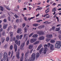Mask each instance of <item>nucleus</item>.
<instances>
[{
    "label": "nucleus",
    "mask_w": 61,
    "mask_h": 61,
    "mask_svg": "<svg viewBox=\"0 0 61 61\" xmlns=\"http://www.w3.org/2000/svg\"><path fill=\"white\" fill-rule=\"evenodd\" d=\"M46 41L47 42H48V41H50V39H47L46 40Z\"/></svg>",
    "instance_id": "54"
},
{
    "label": "nucleus",
    "mask_w": 61,
    "mask_h": 61,
    "mask_svg": "<svg viewBox=\"0 0 61 61\" xmlns=\"http://www.w3.org/2000/svg\"><path fill=\"white\" fill-rule=\"evenodd\" d=\"M23 36L22 35H21L20 36L19 35H18L16 36V38L18 39V40H19V39H21L23 37Z\"/></svg>",
    "instance_id": "4"
},
{
    "label": "nucleus",
    "mask_w": 61,
    "mask_h": 61,
    "mask_svg": "<svg viewBox=\"0 0 61 61\" xmlns=\"http://www.w3.org/2000/svg\"><path fill=\"white\" fill-rule=\"evenodd\" d=\"M33 35V33H32L30 34L29 35V37H31L32 36V35Z\"/></svg>",
    "instance_id": "40"
},
{
    "label": "nucleus",
    "mask_w": 61,
    "mask_h": 61,
    "mask_svg": "<svg viewBox=\"0 0 61 61\" xmlns=\"http://www.w3.org/2000/svg\"><path fill=\"white\" fill-rule=\"evenodd\" d=\"M57 36V35L56 34H54V37H56V36Z\"/></svg>",
    "instance_id": "61"
},
{
    "label": "nucleus",
    "mask_w": 61,
    "mask_h": 61,
    "mask_svg": "<svg viewBox=\"0 0 61 61\" xmlns=\"http://www.w3.org/2000/svg\"><path fill=\"white\" fill-rule=\"evenodd\" d=\"M5 16L4 15H3V16L1 17V18H5Z\"/></svg>",
    "instance_id": "49"
},
{
    "label": "nucleus",
    "mask_w": 61,
    "mask_h": 61,
    "mask_svg": "<svg viewBox=\"0 0 61 61\" xmlns=\"http://www.w3.org/2000/svg\"><path fill=\"white\" fill-rule=\"evenodd\" d=\"M58 31L59 33L60 34H61V31Z\"/></svg>",
    "instance_id": "56"
},
{
    "label": "nucleus",
    "mask_w": 61,
    "mask_h": 61,
    "mask_svg": "<svg viewBox=\"0 0 61 61\" xmlns=\"http://www.w3.org/2000/svg\"><path fill=\"white\" fill-rule=\"evenodd\" d=\"M13 26L15 29H16V25H14Z\"/></svg>",
    "instance_id": "48"
},
{
    "label": "nucleus",
    "mask_w": 61,
    "mask_h": 61,
    "mask_svg": "<svg viewBox=\"0 0 61 61\" xmlns=\"http://www.w3.org/2000/svg\"><path fill=\"white\" fill-rule=\"evenodd\" d=\"M15 42V44H16L17 45H18L19 46H20V44H21L20 41H18V40H16Z\"/></svg>",
    "instance_id": "6"
},
{
    "label": "nucleus",
    "mask_w": 61,
    "mask_h": 61,
    "mask_svg": "<svg viewBox=\"0 0 61 61\" xmlns=\"http://www.w3.org/2000/svg\"><path fill=\"white\" fill-rule=\"evenodd\" d=\"M33 25V26H35V27H36L37 26H38V24H34Z\"/></svg>",
    "instance_id": "27"
},
{
    "label": "nucleus",
    "mask_w": 61,
    "mask_h": 61,
    "mask_svg": "<svg viewBox=\"0 0 61 61\" xmlns=\"http://www.w3.org/2000/svg\"><path fill=\"white\" fill-rule=\"evenodd\" d=\"M19 55H20V53H19V52H18L17 54L16 55V57H17L18 59H19V58H20Z\"/></svg>",
    "instance_id": "16"
},
{
    "label": "nucleus",
    "mask_w": 61,
    "mask_h": 61,
    "mask_svg": "<svg viewBox=\"0 0 61 61\" xmlns=\"http://www.w3.org/2000/svg\"><path fill=\"white\" fill-rule=\"evenodd\" d=\"M52 5H56V3H53V4H52Z\"/></svg>",
    "instance_id": "59"
},
{
    "label": "nucleus",
    "mask_w": 61,
    "mask_h": 61,
    "mask_svg": "<svg viewBox=\"0 0 61 61\" xmlns=\"http://www.w3.org/2000/svg\"><path fill=\"white\" fill-rule=\"evenodd\" d=\"M38 8H39V10L42 9V7H40Z\"/></svg>",
    "instance_id": "53"
},
{
    "label": "nucleus",
    "mask_w": 61,
    "mask_h": 61,
    "mask_svg": "<svg viewBox=\"0 0 61 61\" xmlns=\"http://www.w3.org/2000/svg\"><path fill=\"white\" fill-rule=\"evenodd\" d=\"M37 34H39V35H41L44 34V32L41 31H36Z\"/></svg>",
    "instance_id": "5"
},
{
    "label": "nucleus",
    "mask_w": 61,
    "mask_h": 61,
    "mask_svg": "<svg viewBox=\"0 0 61 61\" xmlns=\"http://www.w3.org/2000/svg\"><path fill=\"white\" fill-rule=\"evenodd\" d=\"M40 46H38V47L37 50H39V49H40Z\"/></svg>",
    "instance_id": "50"
},
{
    "label": "nucleus",
    "mask_w": 61,
    "mask_h": 61,
    "mask_svg": "<svg viewBox=\"0 0 61 61\" xmlns=\"http://www.w3.org/2000/svg\"><path fill=\"white\" fill-rule=\"evenodd\" d=\"M13 45L10 46V50H12L13 49Z\"/></svg>",
    "instance_id": "32"
},
{
    "label": "nucleus",
    "mask_w": 61,
    "mask_h": 61,
    "mask_svg": "<svg viewBox=\"0 0 61 61\" xmlns=\"http://www.w3.org/2000/svg\"><path fill=\"white\" fill-rule=\"evenodd\" d=\"M29 53V51H28L25 54V58H27V56H28V53Z\"/></svg>",
    "instance_id": "12"
},
{
    "label": "nucleus",
    "mask_w": 61,
    "mask_h": 61,
    "mask_svg": "<svg viewBox=\"0 0 61 61\" xmlns=\"http://www.w3.org/2000/svg\"><path fill=\"white\" fill-rule=\"evenodd\" d=\"M60 28H56V31H59L60 30Z\"/></svg>",
    "instance_id": "38"
},
{
    "label": "nucleus",
    "mask_w": 61,
    "mask_h": 61,
    "mask_svg": "<svg viewBox=\"0 0 61 61\" xmlns=\"http://www.w3.org/2000/svg\"><path fill=\"white\" fill-rule=\"evenodd\" d=\"M47 48L45 49L44 50V52H47Z\"/></svg>",
    "instance_id": "42"
},
{
    "label": "nucleus",
    "mask_w": 61,
    "mask_h": 61,
    "mask_svg": "<svg viewBox=\"0 0 61 61\" xmlns=\"http://www.w3.org/2000/svg\"><path fill=\"white\" fill-rule=\"evenodd\" d=\"M61 46V41H57L55 44V48L59 49L60 48Z\"/></svg>",
    "instance_id": "1"
},
{
    "label": "nucleus",
    "mask_w": 61,
    "mask_h": 61,
    "mask_svg": "<svg viewBox=\"0 0 61 61\" xmlns=\"http://www.w3.org/2000/svg\"><path fill=\"white\" fill-rule=\"evenodd\" d=\"M26 25L25 24V23H23L22 24V26H23V28H24V27H25V25Z\"/></svg>",
    "instance_id": "30"
},
{
    "label": "nucleus",
    "mask_w": 61,
    "mask_h": 61,
    "mask_svg": "<svg viewBox=\"0 0 61 61\" xmlns=\"http://www.w3.org/2000/svg\"><path fill=\"white\" fill-rule=\"evenodd\" d=\"M14 48L15 50V52H16L17 51V45L15 44L14 45Z\"/></svg>",
    "instance_id": "9"
},
{
    "label": "nucleus",
    "mask_w": 61,
    "mask_h": 61,
    "mask_svg": "<svg viewBox=\"0 0 61 61\" xmlns=\"http://www.w3.org/2000/svg\"><path fill=\"white\" fill-rule=\"evenodd\" d=\"M36 58V54L33 53L31 56V57L29 60L28 61H35Z\"/></svg>",
    "instance_id": "2"
},
{
    "label": "nucleus",
    "mask_w": 61,
    "mask_h": 61,
    "mask_svg": "<svg viewBox=\"0 0 61 61\" xmlns=\"http://www.w3.org/2000/svg\"><path fill=\"white\" fill-rule=\"evenodd\" d=\"M8 20L10 22L11 21V18H10V17L9 16L8 17Z\"/></svg>",
    "instance_id": "34"
},
{
    "label": "nucleus",
    "mask_w": 61,
    "mask_h": 61,
    "mask_svg": "<svg viewBox=\"0 0 61 61\" xmlns=\"http://www.w3.org/2000/svg\"><path fill=\"white\" fill-rule=\"evenodd\" d=\"M35 17V16H33V17H32L30 18H29L28 19V20H29V21H30V20H31V19H32L34 18Z\"/></svg>",
    "instance_id": "25"
},
{
    "label": "nucleus",
    "mask_w": 61,
    "mask_h": 61,
    "mask_svg": "<svg viewBox=\"0 0 61 61\" xmlns=\"http://www.w3.org/2000/svg\"><path fill=\"white\" fill-rule=\"evenodd\" d=\"M24 53H21V55L22 56L20 58V61H23V58H24Z\"/></svg>",
    "instance_id": "10"
},
{
    "label": "nucleus",
    "mask_w": 61,
    "mask_h": 61,
    "mask_svg": "<svg viewBox=\"0 0 61 61\" xmlns=\"http://www.w3.org/2000/svg\"><path fill=\"white\" fill-rule=\"evenodd\" d=\"M36 39L32 38L30 40V42L32 43H34L35 42H36Z\"/></svg>",
    "instance_id": "7"
},
{
    "label": "nucleus",
    "mask_w": 61,
    "mask_h": 61,
    "mask_svg": "<svg viewBox=\"0 0 61 61\" xmlns=\"http://www.w3.org/2000/svg\"><path fill=\"white\" fill-rule=\"evenodd\" d=\"M13 10L15 12H17L18 11V10H16L15 9H14Z\"/></svg>",
    "instance_id": "52"
},
{
    "label": "nucleus",
    "mask_w": 61,
    "mask_h": 61,
    "mask_svg": "<svg viewBox=\"0 0 61 61\" xmlns=\"http://www.w3.org/2000/svg\"><path fill=\"white\" fill-rule=\"evenodd\" d=\"M7 24L4 25L3 26V28L4 29H5L7 28Z\"/></svg>",
    "instance_id": "19"
},
{
    "label": "nucleus",
    "mask_w": 61,
    "mask_h": 61,
    "mask_svg": "<svg viewBox=\"0 0 61 61\" xmlns=\"http://www.w3.org/2000/svg\"><path fill=\"white\" fill-rule=\"evenodd\" d=\"M44 39H45V37L43 36L40 37L38 38L39 40H44Z\"/></svg>",
    "instance_id": "11"
},
{
    "label": "nucleus",
    "mask_w": 61,
    "mask_h": 61,
    "mask_svg": "<svg viewBox=\"0 0 61 61\" xmlns=\"http://www.w3.org/2000/svg\"><path fill=\"white\" fill-rule=\"evenodd\" d=\"M24 30L25 31H26L27 30V28L25 27L24 28Z\"/></svg>",
    "instance_id": "45"
},
{
    "label": "nucleus",
    "mask_w": 61,
    "mask_h": 61,
    "mask_svg": "<svg viewBox=\"0 0 61 61\" xmlns=\"http://www.w3.org/2000/svg\"><path fill=\"white\" fill-rule=\"evenodd\" d=\"M14 16H15V18H18V17H19V16L17 15L16 14H15L14 15Z\"/></svg>",
    "instance_id": "31"
},
{
    "label": "nucleus",
    "mask_w": 61,
    "mask_h": 61,
    "mask_svg": "<svg viewBox=\"0 0 61 61\" xmlns=\"http://www.w3.org/2000/svg\"><path fill=\"white\" fill-rule=\"evenodd\" d=\"M50 42L51 43H55V41L54 40H51V41Z\"/></svg>",
    "instance_id": "29"
},
{
    "label": "nucleus",
    "mask_w": 61,
    "mask_h": 61,
    "mask_svg": "<svg viewBox=\"0 0 61 61\" xmlns=\"http://www.w3.org/2000/svg\"><path fill=\"white\" fill-rule=\"evenodd\" d=\"M12 28V26H9L8 28V30H9V29H11Z\"/></svg>",
    "instance_id": "44"
},
{
    "label": "nucleus",
    "mask_w": 61,
    "mask_h": 61,
    "mask_svg": "<svg viewBox=\"0 0 61 61\" xmlns=\"http://www.w3.org/2000/svg\"><path fill=\"white\" fill-rule=\"evenodd\" d=\"M6 41L7 42H8V37H7L6 38Z\"/></svg>",
    "instance_id": "63"
},
{
    "label": "nucleus",
    "mask_w": 61,
    "mask_h": 61,
    "mask_svg": "<svg viewBox=\"0 0 61 61\" xmlns=\"http://www.w3.org/2000/svg\"><path fill=\"white\" fill-rule=\"evenodd\" d=\"M10 34L11 37H12V36H13V32L10 31Z\"/></svg>",
    "instance_id": "26"
},
{
    "label": "nucleus",
    "mask_w": 61,
    "mask_h": 61,
    "mask_svg": "<svg viewBox=\"0 0 61 61\" xmlns=\"http://www.w3.org/2000/svg\"><path fill=\"white\" fill-rule=\"evenodd\" d=\"M48 46L47 44H45L44 46V47H47Z\"/></svg>",
    "instance_id": "58"
},
{
    "label": "nucleus",
    "mask_w": 61,
    "mask_h": 61,
    "mask_svg": "<svg viewBox=\"0 0 61 61\" xmlns=\"http://www.w3.org/2000/svg\"><path fill=\"white\" fill-rule=\"evenodd\" d=\"M25 43L24 42L20 46L21 48H23V47L25 46Z\"/></svg>",
    "instance_id": "17"
},
{
    "label": "nucleus",
    "mask_w": 61,
    "mask_h": 61,
    "mask_svg": "<svg viewBox=\"0 0 61 61\" xmlns=\"http://www.w3.org/2000/svg\"><path fill=\"white\" fill-rule=\"evenodd\" d=\"M55 27L54 26H52V28L50 29V31H51L52 30H55Z\"/></svg>",
    "instance_id": "24"
},
{
    "label": "nucleus",
    "mask_w": 61,
    "mask_h": 61,
    "mask_svg": "<svg viewBox=\"0 0 61 61\" xmlns=\"http://www.w3.org/2000/svg\"><path fill=\"white\" fill-rule=\"evenodd\" d=\"M56 10L55 8H54L52 10V11H56Z\"/></svg>",
    "instance_id": "47"
},
{
    "label": "nucleus",
    "mask_w": 61,
    "mask_h": 61,
    "mask_svg": "<svg viewBox=\"0 0 61 61\" xmlns=\"http://www.w3.org/2000/svg\"><path fill=\"white\" fill-rule=\"evenodd\" d=\"M11 53V52L9 51V53H8V55L9 56H10V54Z\"/></svg>",
    "instance_id": "57"
},
{
    "label": "nucleus",
    "mask_w": 61,
    "mask_h": 61,
    "mask_svg": "<svg viewBox=\"0 0 61 61\" xmlns=\"http://www.w3.org/2000/svg\"><path fill=\"white\" fill-rule=\"evenodd\" d=\"M38 35L37 34H34L32 36V37H35V38H37Z\"/></svg>",
    "instance_id": "21"
},
{
    "label": "nucleus",
    "mask_w": 61,
    "mask_h": 61,
    "mask_svg": "<svg viewBox=\"0 0 61 61\" xmlns=\"http://www.w3.org/2000/svg\"><path fill=\"white\" fill-rule=\"evenodd\" d=\"M58 37L59 38L60 40H61V36L60 35H59Z\"/></svg>",
    "instance_id": "55"
},
{
    "label": "nucleus",
    "mask_w": 61,
    "mask_h": 61,
    "mask_svg": "<svg viewBox=\"0 0 61 61\" xmlns=\"http://www.w3.org/2000/svg\"><path fill=\"white\" fill-rule=\"evenodd\" d=\"M38 28L39 29H41V25H40V26H39L38 27Z\"/></svg>",
    "instance_id": "60"
},
{
    "label": "nucleus",
    "mask_w": 61,
    "mask_h": 61,
    "mask_svg": "<svg viewBox=\"0 0 61 61\" xmlns=\"http://www.w3.org/2000/svg\"><path fill=\"white\" fill-rule=\"evenodd\" d=\"M3 59L4 60H6V61H8V55H7V53L6 52H5L3 55Z\"/></svg>",
    "instance_id": "3"
},
{
    "label": "nucleus",
    "mask_w": 61,
    "mask_h": 61,
    "mask_svg": "<svg viewBox=\"0 0 61 61\" xmlns=\"http://www.w3.org/2000/svg\"><path fill=\"white\" fill-rule=\"evenodd\" d=\"M21 32V31H17V33H20Z\"/></svg>",
    "instance_id": "62"
},
{
    "label": "nucleus",
    "mask_w": 61,
    "mask_h": 61,
    "mask_svg": "<svg viewBox=\"0 0 61 61\" xmlns=\"http://www.w3.org/2000/svg\"><path fill=\"white\" fill-rule=\"evenodd\" d=\"M0 11H3L4 8L2 6H0Z\"/></svg>",
    "instance_id": "22"
},
{
    "label": "nucleus",
    "mask_w": 61,
    "mask_h": 61,
    "mask_svg": "<svg viewBox=\"0 0 61 61\" xmlns=\"http://www.w3.org/2000/svg\"><path fill=\"white\" fill-rule=\"evenodd\" d=\"M16 23H19V20H18V19H17L16 20Z\"/></svg>",
    "instance_id": "46"
},
{
    "label": "nucleus",
    "mask_w": 61,
    "mask_h": 61,
    "mask_svg": "<svg viewBox=\"0 0 61 61\" xmlns=\"http://www.w3.org/2000/svg\"><path fill=\"white\" fill-rule=\"evenodd\" d=\"M39 43V41H37L35 42V43H34L33 44L34 45H36L37 44H38Z\"/></svg>",
    "instance_id": "23"
},
{
    "label": "nucleus",
    "mask_w": 61,
    "mask_h": 61,
    "mask_svg": "<svg viewBox=\"0 0 61 61\" xmlns=\"http://www.w3.org/2000/svg\"><path fill=\"white\" fill-rule=\"evenodd\" d=\"M3 21L4 23H6L7 22V20L6 19H4L3 20Z\"/></svg>",
    "instance_id": "36"
},
{
    "label": "nucleus",
    "mask_w": 61,
    "mask_h": 61,
    "mask_svg": "<svg viewBox=\"0 0 61 61\" xmlns=\"http://www.w3.org/2000/svg\"><path fill=\"white\" fill-rule=\"evenodd\" d=\"M41 29H42V28H43L44 27H45V25H41Z\"/></svg>",
    "instance_id": "41"
},
{
    "label": "nucleus",
    "mask_w": 61,
    "mask_h": 61,
    "mask_svg": "<svg viewBox=\"0 0 61 61\" xmlns=\"http://www.w3.org/2000/svg\"><path fill=\"white\" fill-rule=\"evenodd\" d=\"M50 49L51 50H53L54 49V46L53 44H51L50 45Z\"/></svg>",
    "instance_id": "8"
},
{
    "label": "nucleus",
    "mask_w": 61,
    "mask_h": 61,
    "mask_svg": "<svg viewBox=\"0 0 61 61\" xmlns=\"http://www.w3.org/2000/svg\"><path fill=\"white\" fill-rule=\"evenodd\" d=\"M29 40L27 41V42L26 43V45L27 46H28V45L29 44Z\"/></svg>",
    "instance_id": "35"
},
{
    "label": "nucleus",
    "mask_w": 61,
    "mask_h": 61,
    "mask_svg": "<svg viewBox=\"0 0 61 61\" xmlns=\"http://www.w3.org/2000/svg\"><path fill=\"white\" fill-rule=\"evenodd\" d=\"M7 46H8L7 44H5L4 46V47L5 48H6L7 47Z\"/></svg>",
    "instance_id": "33"
},
{
    "label": "nucleus",
    "mask_w": 61,
    "mask_h": 61,
    "mask_svg": "<svg viewBox=\"0 0 61 61\" xmlns=\"http://www.w3.org/2000/svg\"><path fill=\"white\" fill-rule=\"evenodd\" d=\"M3 56V55L2 54H0V60L2 58V57Z\"/></svg>",
    "instance_id": "43"
},
{
    "label": "nucleus",
    "mask_w": 61,
    "mask_h": 61,
    "mask_svg": "<svg viewBox=\"0 0 61 61\" xmlns=\"http://www.w3.org/2000/svg\"><path fill=\"white\" fill-rule=\"evenodd\" d=\"M39 56H40L39 53H36V57H37V58H38V57H39Z\"/></svg>",
    "instance_id": "28"
},
{
    "label": "nucleus",
    "mask_w": 61,
    "mask_h": 61,
    "mask_svg": "<svg viewBox=\"0 0 61 61\" xmlns=\"http://www.w3.org/2000/svg\"><path fill=\"white\" fill-rule=\"evenodd\" d=\"M10 41H15V37H14L13 38H12V37H11L10 38Z\"/></svg>",
    "instance_id": "20"
},
{
    "label": "nucleus",
    "mask_w": 61,
    "mask_h": 61,
    "mask_svg": "<svg viewBox=\"0 0 61 61\" xmlns=\"http://www.w3.org/2000/svg\"><path fill=\"white\" fill-rule=\"evenodd\" d=\"M3 39L2 40V43H4V42L5 41V38H3Z\"/></svg>",
    "instance_id": "39"
},
{
    "label": "nucleus",
    "mask_w": 61,
    "mask_h": 61,
    "mask_svg": "<svg viewBox=\"0 0 61 61\" xmlns=\"http://www.w3.org/2000/svg\"><path fill=\"white\" fill-rule=\"evenodd\" d=\"M47 15H48V16L47 17H46V18H49V17H50V15H49V14H46L44 15L43 16V17H45V16H46Z\"/></svg>",
    "instance_id": "15"
},
{
    "label": "nucleus",
    "mask_w": 61,
    "mask_h": 61,
    "mask_svg": "<svg viewBox=\"0 0 61 61\" xmlns=\"http://www.w3.org/2000/svg\"><path fill=\"white\" fill-rule=\"evenodd\" d=\"M24 19L25 21H27V20H26V18L25 17H24Z\"/></svg>",
    "instance_id": "64"
},
{
    "label": "nucleus",
    "mask_w": 61,
    "mask_h": 61,
    "mask_svg": "<svg viewBox=\"0 0 61 61\" xmlns=\"http://www.w3.org/2000/svg\"><path fill=\"white\" fill-rule=\"evenodd\" d=\"M27 36V34H25L24 35V38H25V40L26 41H27V40L28 37L27 36Z\"/></svg>",
    "instance_id": "14"
},
{
    "label": "nucleus",
    "mask_w": 61,
    "mask_h": 61,
    "mask_svg": "<svg viewBox=\"0 0 61 61\" xmlns=\"http://www.w3.org/2000/svg\"><path fill=\"white\" fill-rule=\"evenodd\" d=\"M21 28H18L17 31H21Z\"/></svg>",
    "instance_id": "51"
},
{
    "label": "nucleus",
    "mask_w": 61,
    "mask_h": 61,
    "mask_svg": "<svg viewBox=\"0 0 61 61\" xmlns=\"http://www.w3.org/2000/svg\"><path fill=\"white\" fill-rule=\"evenodd\" d=\"M33 47V46L32 45L30 44L29 46V49H31Z\"/></svg>",
    "instance_id": "18"
},
{
    "label": "nucleus",
    "mask_w": 61,
    "mask_h": 61,
    "mask_svg": "<svg viewBox=\"0 0 61 61\" xmlns=\"http://www.w3.org/2000/svg\"><path fill=\"white\" fill-rule=\"evenodd\" d=\"M52 35L51 34L49 35V34H47L46 35V37L47 38H51L52 37Z\"/></svg>",
    "instance_id": "13"
},
{
    "label": "nucleus",
    "mask_w": 61,
    "mask_h": 61,
    "mask_svg": "<svg viewBox=\"0 0 61 61\" xmlns=\"http://www.w3.org/2000/svg\"><path fill=\"white\" fill-rule=\"evenodd\" d=\"M5 31H2V35L4 36L5 35Z\"/></svg>",
    "instance_id": "37"
}]
</instances>
